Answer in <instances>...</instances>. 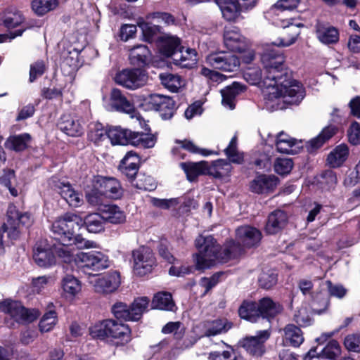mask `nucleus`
Segmentation results:
<instances>
[{
	"mask_svg": "<svg viewBox=\"0 0 360 360\" xmlns=\"http://www.w3.org/2000/svg\"><path fill=\"white\" fill-rule=\"evenodd\" d=\"M88 282L96 292L101 294L115 292L121 283L120 274L117 271L110 272L101 276H91L89 274Z\"/></svg>",
	"mask_w": 360,
	"mask_h": 360,
	"instance_id": "obj_9",
	"label": "nucleus"
},
{
	"mask_svg": "<svg viewBox=\"0 0 360 360\" xmlns=\"http://www.w3.org/2000/svg\"><path fill=\"white\" fill-rule=\"evenodd\" d=\"M160 78L162 85L172 92H177L184 84V80L177 75L161 74Z\"/></svg>",
	"mask_w": 360,
	"mask_h": 360,
	"instance_id": "obj_46",
	"label": "nucleus"
},
{
	"mask_svg": "<svg viewBox=\"0 0 360 360\" xmlns=\"http://www.w3.org/2000/svg\"><path fill=\"white\" fill-rule=\"evenodd\" d=\"M131 153H127L121 161L120 169L129 179H133L137 174L139 170V158L133 156L134 161H129Z\"/></svg>",
	"mask_w": 360,
	"mask_h": 360,
	"instance_id": "obj_45",
	"label": "nucleus"
},
{
	"mask_svg": "<svg viewBox=\"0 0 360 360\" xmlns=\"http://www.w3.org/2000/svg\"><path fill=\"white\" fill-rule=\"evenodd\" d=\"M58 126L62 131L70 136H79L84 132L79 121L70 115H63Z\"/></svg>",
	"mask_w": 360,
	"mask_h": 360,
	"instance_id": "obj_21",
	"label": "nucleus"
},
{
	"mask_svg": "<svg viewBox=\"0 0 360 360\" xmlns=\"http://www.w3.org/2000/svg\"><path fill=\"white\" fill-rule=\"evenodd\" d=\"M232 166L229 162L224 160H218L212 165L208 167L207 174L214 178H224L229 176Z\"/></svg>",
	"mask_w": 360,
	"mask_h": 360,
	"instance_id": "obj_43",
	"label": "nucleus"
},
{
	"mask_svg": "<svg viewBox=\"0 0 360 360\" xmlns=\"http://www.w3.org/2000/svg\"><path fill=\"white\" fill-rule=\"evenodd\" d=\"M23 21L22 14L14 8H7L1 14L0 23L7 28H13Z\"/></svg>",
	"mask_w": 360,
	"mask_h": 360,
	"instance_id": "obj_38",
	"label": "nucleus"
},
{
	"mask_svg": "<svg viewBox=\"0 0 360 360\" xmlns=\"http://www.w3.org/2000/svg\"><path fill=\"white\" fill-rule=\"evenodd\" d=\"M62 288L66 297L76 296L82 290L80 281L72 275L65 276L62 281Z\"/></svg>",
	"mask_w": 360,
	"mask_h": 360,
	"instance_id": "obj_47",
	"label": "nucleus"
},
{
	"mask_svg": "<svg viewBox=\"0 0 360 360\" xmlns=\"http://www.w3.org/2000/svg\"><path fill=\"white\" fill-rule=\"evenodd\" d=\"M270 338L268 330H259L254 336H248L240 341L241 346L252 356H261L265 352V342Z\"/></svg>",
	"mask_w": 360,
	"mask_h": 360,
	"instance_id": "obj_12",
	"label": "nucleus"
},
{
	"mask_svg": "<svg viewBox=\"0 0 360 360\" xmlns=\"http://www.w3.org/2000/svg\"><path fill=\"white\" fill-rule=\"evenodd\" d=\"M152 307L153 309L173 311L175 304L169 292H159L153 297Z\"/></svg>",
	"mask_w": 360,
	"mask_h": 360,
	"instance_id": "obj_39",
	"label": "nucleus"
},
{
	"mask_svg": "<svg viewBox=\"0 0 360 360\" xmlns=\"http://www.w3.org/2000/svg\"><path fill=\"white\" fill-rule=\"evenodd\" d=\"M108 338L118 339L122 344H126L131 340V330L128 325L120 321L108 319Z\"/></svg>",
	"mask_w": 360,
	"mask_h": 360,
	"instance_id": "obj_20",
	"label": "nucleus"
},
{
	"mask_svg": "<svg viewBox=\"0 0 360 360\" xmlns=\"http://www.w3.org/2000/svg\"><path fill=\"white\" fill-rule=\"evenodd\" d=\"M180 165L190 181H195L199 175L207 174L208 165L205 161L182 162Z\"/></svg>",
	"mask_w": 360,
	"mask_h": 360,
	"instance_id": "obj_32",
	"label": "nucleus"
},
{
	"mask_svg": "<svg viewBox=\"0 0 360 360\" xmlns=\"http://www.w3.org/2000/svg\"><path fill=\"white\" fill-rule=\"evenodd\" d=\"M75 263L83 269L92 271H101L109 266L108 256L99 251L81 252L76 255Z\"/></svg>",
	"mask_w": 360,
	"mask_h": 360,
	"instance_id": "obj_7",
	"label": "nucleus"
},
{
	"mask_svg": "<svg viewBox=\"0 0 360 360\" xmlns=\"http://www.w3.org/2000/svg\"><path fill=\"white\" fill-rule=\"evenodd\" d=\"M344 344L349 351L360 352V335H348L345 338Z\"/></svg>",
	"mask_w": 360,
	"mask_h": 360,
	"instance_id": "obj_64",
	"label": "nucleus"
},
{
	"mask_svg": "<svg viewBox=\"0 0 360 360\" xmlns=\"http://www.w3.org/2000/svg\"><path fill=\"white\" fill-rule=\"evenodd\" d=\"M110 105L115 111L126 113L131 118L140 120V115L137 112L134 104L123 94L121 90L112 89L110 95Z\"/></svg>",
	"mask_w": 360,
	"mask_h": 360,
	"instance_id": "obj_13",
	"label": "nucleus"
},
{
	"mask_svg": "<svg viewBox=\"0 0 360 360\" xmlns=\"http://www.w3.org/2000/svg\"><path fill=\"white\" fill-rule=\"evenodd\" d=\"M105 220L102 213H91L88 214L83 220L89 232L99 233L104 229Z\"/></svg>",
	"mask_w": 360,
	"mask_h": 360,
	"instance_id": "obj_44",
	"label": "nucleus"
},
{
	"mask_svg": "<svg viewBox=\"0 0 360 360\" xmlns=\"http://www.w3.org/2000/svg\"><path fill=\"white\" fill-rule=\"evenodd\" d=\"M261 61L264 75L263 86H267L266 94L271 98H281L284 103L299 104L305 96V91L299 82L292 79L282 53L266 44Z\"/></svg>",
	"mask_w": 360,
	"mask_h": 360,
	"instance_id": "obj_1",
	"label": "nucleus"
},
{
	"mask_svg": "<svg viewBox=\"0 0 360 360\" xmlns=\"http://www.w3.org/2000/svg\"><path fill=\"white\" fill-rule=\"evenodd\" d=\"M174 63L183 68H191L197 63V53L195 49H180L179 51L174 54Z\"/></svg>",
	"mask_w": 360,
	"mask_h": 360,
	"instance_id": "obj_27",
	"label": "nucleus"
},
{
	"mask_svg": "<svg viewBox=\"0 0 360 360\" xmlns=\"http://www.w3.org/2000/svg\"><path fill=\"white\" fill-rule=\"evenodd\" d=\"M7 219L0 228V254L4 250V233L7 232L8 238L11 240H16L20 236V226L29 227L32 224V218L28 212H21L17 207L11 204L7 209Z\"/></svg>",
	"mask_w": 360,
	"mask_h": 360,
	"instance_id": "obj_4",
	"label": "nucleus"
},
{
	"mask_svg": "<svg viewBox=\"0 0 360 360\" xmlns=\"http://www.w3.org/2000/svg\"><path fill=\"white\" fill-rule=\"evenodd\" d=\"M162 333L164 334L174 333L176 340H180L184 335V328L179 321L169 322L162 328Z\"/></svg>",
	"mask_w": 360,
	"mask_h": 360,
	"instance_id": "obj_55",
	"label": "nucleus"
},
{
	"mask_svg": "<svg viewBox=\"0 0 360 360\" xmlns=\"http://www.w3.org/2000/svg\"><path fill=\"white\" fill-rule=\"evenodd\" d=\"M107 328H108V319L92 326L89 328V333L94 338L103 340L108 338Z\"/></svg>",
	"mask_w": 360,
	"mask_h": 360,
	"instance_id": "obj_54",
	"label": "nucleus"
},
{
	"mask_svg": "<svg viewBox=\"0 0 360 360\" xmlns=\"http://www.w3.org/2000/svg\"><path fill=\"white\" fill-rule=\"evenodd\" d=\"M148 105L152 109L158 111L163 120L172 118L175 112V103L169 96L152 94L149 96Z\"/></svg>",
	"mask_w": 360,
	"mask_h": 360,
	"instance_id": "obj_14",
	"label": "nucleus"
},
{
	"mask_svg": "<svg viewBox=\"0 0 360 360\" xmlns=\"http://www.w3.org/2000/svg\"><path fill=\"white\" fill-rule=\"evenodd\" d=\"M321 352L322 356L329 359H333L340 354L341 348L339 343L336 340H333L322 349Z\"/></svg>",
	"mask_w": 360,
	"mask_h": 360,
	"instance_id": "obj_58",
	"label": "nucleus"
},
{
	"mask_svg": "<svg viewBox=\"0 0 360 360\" xmlns=\"http://www.w3.org/2000/svg\"><path fill=\"white\" fill-rule=\"evenodd\" d=\"M150 52L145 45H137L129 49V58L133 65L144 66L148 63Z\"/></svg>",
	"mask_w": 360,
	"mask_h": 360,
	"instance_id": "obj_30",
	"label": "nucleus"
},
{
	"mask_svg": "<svg viewBox=\"0 0 360 360\" xmlns=\"http://www.w3.org/2000/svg\"><path fill=\"white\" fill-rule=\"evenodd\" d=\"M206 60L213 68L225 72L236 71L240 65L239 58L229 52L211 53L207 56Z\"/></svg>",
	"mask_w": 360,
	"mask_h": 360,
	"instance_id": "obj_11",
	"label": "nucleus"
},
{
	"mask_svg": "<svg viewBox=\"0 0 360 360\" xmlns=\"http://www.w3.org/2000/svg\"><path fill=\"white\" fill-rule=\"evenodd\" d=\"M349 148L346 144L337 146L328 155L327 162L330 167H340L347 159Z\"/></svg>",
	"mask_w": 360,
	"mask_h": 360,
	"instance_id": "obj_34",
	"label": "nucleus"
},
{
	"mask_svg": "<svg viewBox=\"0 0 360 360\" xmlns=\"http://www.w3.org/2000/svg\"><path fill=\"white\" fill-rule=\"evenodd\" d=\"M112 312L117 319L131 321L129 307L123 302H117L112 307Z\"/></svg>",
	"mask_w": 360,
	"mask_h": 360,
	"instance_id": "obj_56",
	"label": "nucleus"
},
{
	"mask_svg": "<svg viewBox=\"0 0 360 360\" xmlns=\"http://www.w3.org/2000/svg\"><path fill=\"white\" fill-rule=\"evenodd\" d=\"M57 315L54 310H50L46 312L41 319L39 327L42 333H46L51 330L57 323Z\"/></svg>",
	"mask_w": 360,
	"mask_h": 360,
	"instance_id": "obj_53",
	"label": "nucleus"
},
{
	"mask_svg": "<svg viewBox=\"0 0 360 360\" xmlns=\"http://www.w3.org/2000/svg\"><path fill=\"white\" fill-rule=\"evenodd\" d=\"M0 311L9 316V319H6V321L11 327L14 326V322L31 323L40 316L39 310L27 309L20 302L8 299L0 302Z\"/></svg>",
	"mask_w": 360,
	"mask_h": 360,
	"instance_id": "obj_5",
	"label": "nucleus"
},
{
	"mask_svg": "<svg viewBox=\"0 0 360 360\" xmlns=\"http://www.w3.org/2000/svg\"><path fill=\"white\" fill-rule=\"evenodd\" d=\"M71 242L60 243L59 246H55L54 250L57 255L65 263H70L72 261L75 262L76 255H74L73 248L70 246Z\"/></svg>",
	"mask_w": 360,
	"mask_h": 360,
	"instance_id": "obj_52",
	"label": "nucleus"
},
{
	"mask_svg": "<svg viewBox=\"0 0 360 360\" xmlns=\"http://www.w3.org/2000/svg\"><path fill=\"white\" fill-rule=\"evenodd\" d=\"M54 188L70 206L78 207L80 205L81 195L72 188L68 181H58L55 183Z\"/></svg>",
	"mask_w": 360,
	"mask_h": 360,
	"instance_id": "obj_18",
	"label": "nucleus"
},
{
	"mask_svg": "<svg viewBox=\"0 0 360 360\" xmlns=\"http://www.w3.org/2000/svg\"><path fill=\"white\" fill-rule=\"evenodd\" d=\"M288 220L287 214L281 210L271 212L268 217L265 231L268 234H276L285 225Z\"/></svg>",
	"mask_w": 360,
	"mask_h": 360,
	"instance_id": "obj_24",
	"label": "nucleus"
},
{
	"mask_svg": "<svg viewBox=\"0 0 360 360\" xmlns=\"http://www.w3.org/2000/svg\"><path fill=\"white\" fill-rule=\"evenodd\" d=\"M244 90L243 86L238 82H233L231 86H227L221 90L222 96V105L233 110L235 108L236 98Z\"/></svg>",
	"mask_w": 360,
	"mask_h": 360,
	"instance_id": "obj_29",
	"label": "nucleus"
},
{
	"mask_svg": "<svg viewBox=\"0 0 360 360\" xmlns=\"http://www.w3.org/2000/svg\"><path fill=\"white\" fill-rule=\"evenodd\" d=\"M238 139L235 135L224 149V153L229 160L233 163L241 164L243 162V154L238 150Z\"/></svg>",
	"mask_w": 360,
	"mask_h": 360,
	"instance_id": "obj_49",
	"label": "nucleus"
},
{
	"mask_svg": "<svg viewBox=\"0 0 360 360\" xmlns=\"http://www.w3.org/2000/svg\"><path fill=\"white\" fill-rule=\"evenodd\" d=\"M101 212L105 221L117 224H122L126 221V215L124 212L117 205H105Z\"/></svg>",
	"mask_w": 360,
	"mask_h": 360,
	"instance_id": "obj_33",
	"label": "nucleus"
},
{
	"mask_svg": "<svg viewBox=\"0 0 360 360\" xmlns=\"http://www.w3.org/2000/svg\"><path fill=\"white\" fill-rule=\"evenodd\" d=\"M293 167V162L290 158H277L274 163V170L280 175H286Z\"/></svg>",
	"mask_w": 360,
	"mask_h": 360,
	"instance_id": "obj_59",
	"label": "nucleus"
},
{
	"mask_svg": "<svg viewBox=\"0 0 360 360\" xmlns=\"http://www.w3.org/2000/svg\"><path fill=\"white\" fill-rule=\"evenodd\" d=\"M108 137V130L105 129L102 124L96 122L89 125L88 139L95 144H99Z\"/></svg>",
	"mask_w": 360,
	"mask_h": 360,
	"instance_id": "obj_50",
	"label": "nucleus"
},
{
	"mask_svg": "<svg viewBox=\"0 0 360 360\" xmlns=\"http://www.w3.org/2000/svg\"><path fill=\"white\" fill-rule=\"evenodd\" d=\"M257 309V303L244 302L239 308L238 313L242 319L255 323L261 319Z\"/></svg>",
	"mask_w": 360,
	"mask_h": 360,
	"instance_id": "obj_42",
	"label": "nucleus"
},
{
	"mask_svg": "<svg viewBox=\"0 0 360 360\" xmlns=\"http://www.w3.org/2000/svg\"><path fill=\"white\" fill-rule=\"evenodd\" d=\"M283 32L282 35L272 45L277 47H286L294 44L300 34L299 27L292 23L283 25Z\"/></svg>",
	"mask_w": 360,
	"mask_h": 360,
	"instance_id": "obj_25",
	"label": "nucleus"
},
{
	"mask_svg": "<svg viewBox=\"0 0 360 360\" xmlns=\"http://www.w3.org/2000/svg\"><path fill=\"white\" fill-rule=\"evenodd\" d=\"M149 304V299L146 297H138L134 300L129 307L131 321H139L143 314L147 311Z\"/></svg>",
	"mask_w": 360,
	"mask_h": 360,
	"instance_id": "obj_48",
	"label": "nucleus"
},
{
	"mask_svg": "<svg viewBox=\"0 0 360 360\" xmlns=\"http://www.w3.org/2000/svg\"><path fill=\"white\" fill-rule=\"evenodd\" d=\"M262 233L250 226H241L236 230V240L227 241L221 249L211 236H199L195 240L198 253L194 256L197 269L204 270L212 266L216 261L226 262L241 253L242 248H252L259 245Z\"/></svg>",
	"mask_w": 360,
	"mask_h": 360,
	"instance_id": "obj_2",
	"label": "nucleus"
},
{
	"mask_svg": "<svg viewBox=\"0 0 360 360\" xmlns=\"http://www.w3.org/2000/svg\"><path fill=\"white\" fill-rule=\"evenodd\" d=\"M231 323L226 319H216L206 323L205 335L207 337L215 336L226 333L231 328Z\"/></svg>",
	"mask_w": 360,
	"mask_h": 360,
	"instance_id": "obj_40",
	"label": "nucleus"
},
{
	"mask_svg": "<svg viewBox=\"0 0 360 360\" xmlns=\"http://www.w3.org/2000/svg\"><path fill=\"white\" fill-rule=\"evenodd\" d=\"M276 146L281 153L296 154L303 148L301 140L298 141L283 131L276 136Z\"/></svg>",
	"mask_w": 360,
	"mask_h": 360,
	"instance_id": "obj_17",
	"label": "nucleus"
},
{
	"mask_svg": "<svg viewBox=\"0 0 360 360\" xmlns=\"http://www.w3.org/2000/svg\"><path fill=\"white\" fill-rule=\"evenodd\" d=\"M33 259L41 267H50L56 263V258L51 250L49 247H42L38 243L34 250Z\"/></svg>",
	"mask_w": 360,
	"mask_h": 360,
	"instance_id": "obj_23",
	"label": "nucleus"
},
{
	"mask_svg": "<svg viewBox=\"0 0 360 360\" xmlns=\"http://www.w3.org/2000/svg\"><path fill=\"white\" fill-rule=\"evenodd\" d=\"M220 9L224 18L227 21H236L243 12L236 0H227L220 5Z\"/></svg>",
	"mask_w": 360,
	"mask_h": 360,
	"instance_id": "obj_41",
	"label": "nucleus"
},
{
	"mask_svg": "<svg viewBox=\"0 0 360 360\" xmlns=\"http://www.w3.org/2000/svg\"><path fill=\"white\" fill-rule=\"evenodd\" d=\"M293 320L302 327H306L311 324V319L308 310L305 307H301L295 311L293 316Z\"/></svg>",
	"mask_w": 360,
	"mask_h": 360,
	"instance_id": "obj_57",
	"label": "nucleus"
},
{
	"mask_svg": "<svg viewBox=\"0 0 360 360\" xmlns=\"http://www.w3.org/2000/svg\"><path fill=\"white\" fill-rule=\"evenodd\" d=\"M277 283V274L272 271L262 272L259 278V285L264 289H269Z\"/></svg>",
	"mask_w": 360,
	"mask_h": 360,
	"instance_id": "obj_61",
	"label": "nucleus"
},
{
	"mask_svg": "<svg viewBox=\"0 0 360 360\" xmlns=\"http://www.w3.org/2000/svg\"><path fill=\"white\" fill-rule=\"evenodd\" d=\"M257 306L260 318L262 319H266L269 320L281 313L283 310V307L280 304L274 302L269 297L261 299L257 303Z\"/></svg>",
	"mask_w": 360,
	"mask_h": 360,
	"instance_id": "obj_22",
	"label": "nucleus"
},
{
	"mask_svg": "<svg viewBox=\"0 0 360 360\" xmlns=\"http://www.w3.org/2000/svg\"><path fill=\"white\" fill-rule=\"evenodd\" d=\"M316 37L323 44H335L339 41V32L335 27L319 24L316 26Z\"/></svg>",
	"mask_w": 360,
	"mask_h": 360,
	"instance_id": "obj_28",
	"label": "nucleus"
},
{
	"mask_svg": "<svg viewBox=\"0 0 360 360\" xmlns=\"http://www.w3.org/2000/svg\"><path fill=\"white\" fill-rule=\"evenodd\" d=\"M58 6L57 0H33L32 8L35 13L43 15Z\"/></svg>",
	"mask_w": 360,
	"mask_h": 360,
	"instance_id": "obj_51",
	"label": "nucleus"
},
{
	"mask_svg": "<svg viewBox=\"0 0 360 360\" xmlns=\"http://www.w3.org/2000/svg\"><path fill=\"white\" fill-rule=\"evenodd\" d=\"M180 45V39L173 35L165 34L159 39V46L161 51L167 56H172L177 53L176 49Z\"/></svg>",
	"mask_w": 360,
	"mask_h": 360,
	"instance_id": "obj_36",
	"label": "nucleus"
},
{
	"mask_svg": "<svg viewBox=\"0 0 360 360\" xmlns=\"http://www.w3.org/2000/svg\"><path fill=\"white\" fill-rule=\"evenodd\" d=\"M94 179L96 188L105 197L119 199L122 195V188L117 179L100 176H94Z\"/></svg>",
	"mask_w": 360,
	"mask_h": 360,
	"instance_id": "obj_15",
	"label": "nucleus"
},
{
	"mask_svg": "<svg viewBox=\"0 0 360 360\" xmlns=\"http://www.w3.org/2000/svg\"><path fill=\"white\" fill-rule=\"evenodd\" d=\"M115 82L128 89L134 90L143 86L148 81L146 71L141 68H127L118 72Z\"/></svg>",
	"mask_w": 360,
	"mask_h": 360,
	"instance_id": "obj_8",
	"label": "nucleus"
},
{
	"mask_svg": "<svg viewBox=\"0 0 360 360\" xmlns=\"http://www.w3.org/2000/svg\"><path fill=\"white\" fill-rule=\"evenodd\" d=\"M32 137L28 133L9 136L5 142V147L15 152L25 150L30 146Z\"/></svg>",
	"mask_w": 360,
	"mask_h": 360,
	"instance_id": "obj_31",
	"label": "nucleus"
},
{
	"mask_svg": "<svg viewBox=\"0 0 360 360\" xmlns=\"http://www.w3.org/2000/svg\"><path fill=\"white\" fill-rule=\"evenodd\" d=\"M264 75V72H262V70L258 67H249L243 73V77L248 82L252 85L259 86L266 99L269 101L281 99V98H271L266 94L265 90L267 86H263Z\"/></svg>",
	"mask_w": 360,
	"mask_h": 360,
	"instance_id": "obj_26",
	"label": "nucleus"
},
{
	"mask_svg": "<svg viewBox=\"0 0 360 360\" xmlns=\"http://www.w3.org/2000/svg\"><path fill=\"white\" fill-rule=\"evenodd\" d=\"M347 136L349 142L352 145L360 144V124L357 122H353L348 130Z\"/></svg>",
	"mask_w": 360,
	"mask_h": 360,
	"instance_id": "obj_63",
	"label": "nucleus"
},
{
	"mask_svg": "<svg viewBox=\"0 0 360 360\" xmlns=\"http://www.w3.org/2000/svg\"><path fill=\"white\" fill-rule=\"evenodd\" d=\"M134 271L139 276L151 272L155 265V258L153 251L147 247H140L132 252Z\"/></svg>",
	"mask_w": 360,
	"mask_h": 360,
	"instance_id": "obj_10",
	"label": "nucleus"
},
{
	"mask_svg": "<svg viewBox=\"0 0 360 360\" xmlns=\"http://www.w3.org/2000/svg\"><path fill=\"white\" fill-rule=\"evenodd\" d=\"M83 225V219L75 214L67 213L57 219L51 226L54 238L60 243L71 242L72 236Z\"/></svg>",
	"mask_w": 360,
	"mask_h": 360,
	"instance_id": "obj_6",
	"label": "nucleus"
},
{
	"mask_svg": "<svg viewBox=\"0 0 360 360\" xmlns=\"http://www.w3.org/2000/svg\"><path fill=\"white\" fill-rule=\"evenodd\" d=\"M15 179V173L13 170H8L5 172L4 175L0 176V185L7 188L10 193L16 197L18 194V192L16 188L12 186V182Z\"/></svg>",
	"mask_w": 360,
	"mask_h": 360,
	"instance_id": "obj_60",
	"label": "nucleus"
},
{
	"mask_svg": "<svg viewBox=\"0 0 360 360\" xmlns=\"http://www.w3.org/2000/svg\"><path fill=\"white\" fill-rule=\"evenodd\" d=\"M176 143L179 144L181 148L193 153H199L203 156H207L213 153L212 151L198 148L192 141L188 140L176 141Z\"/></svg>",
	"mask_w": 360,
	"mask_h": 360,
	"instance_id": "obj_62",
	"label": "nucleus"
},
{
	"mask_svg": "<svg viewBox=\"0 0 360 360\" xmlns=\"http://www.w3.org/2000/svg\"><path fill=\"white\" fill-rule=\"evenodd\" d=\"M108 138L112 145H127L151 148L154 147L157 138L151 134L132 131L120 127H112L108 130Z\"/></svg>",
	"mask_w": 360,
	"mask_h": 360,
	"instance_id": "obj_3",
	"label": "nucleus"
},
{
	"mask_svg": "<svg viewBox=\"0 0 360 360\" xmlns=\"http://www.w3.org/2000/svg\"><path fill=\"white\" fill-rule=\"evenodd\" d=\"M283 342L292 347H299L304 341V337L300 328L293 324H288L283 328Z\"/></svg>",
	"mask_w": 360,
	"mask_h": 360,
	"instance_id": "obj_35",
	"label": "nucleus"
},
{
	"mask_svg": "<svg viewBox=\"0 0 360 360\" xmlns=\"http://www.w3.org/2000/svg\"><path fill=\"white\" fill-rule=\"evenodd\" d=\"M336 132V128L333 126H328L325 127L321 133L315 138L311 139L307 143V150L309 152L321 147L326 141H328Z\"/></svg>",
	"mask_w": 360,
	"mask_h": 360,
	"instance_id": "obj_37",
	"label": "nucleus"
},
{
	"mask_svg": "<svg viewBox=\"0 0 360 360\" xmlns=\"http://www.w3.org/2000/svg\"><path fill=\"white\" fill-rule=\"evenodd\" d=\"M278 185V179L274 175H259L250 183V190L256 193L273 191Z\"/></svg>",
	"mask_w": 360,
	"mask_h": 360,
	"instance_id": "obj_19",
	"label": "nucleus"
},
{
	"mask_svg": "<svg viewBox=\"0 0 360 360\" xmlns=\"http://www.w3.org/2000/svg\"><path fill=\"white\" fill-rule=\"evenodd\" d=\"M224 42L227 49L233 52H242L246 49L245 38L237 27H226L224 33Z\"/></svg>",
	"mask_w": 360,
	"mask_h": 360,
	"instance_id": "obj_16",
	"label": "nucleus"
}]
</instances>
